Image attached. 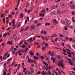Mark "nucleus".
<instances>
[{"label": "nucleus", "mask_w": 75, "mask_h": 75, "mask_svg": "<svg viewBox=\"0 0 75 75\" xmlns=\"http://www.w3.org/2000/svg\"><path fill=\"white\" fill-rule=\"evenodd\" d=\"M69 5L70 7V8H72L73 9H75V5H74V3L73 2L70 1L69 2Z\"/></svg>", "instance_id": "f257e3e1"}, {"label": "nucleus", "mask_w": 75, "mask_h": 75, "mask_svg": "<svg viewBox=\"0 0 75 75\" xmlns=\"http://www.w3.org/2000/svg\"><path fill=\"white\" fill-rule=\"evenodd\" d=\"M66 22L67 23V27H68L69 25L71 24V22L69 21L68 20V19L66 18H65Z\"/></svg>", "instance_id": "f03ea898"}, {"label": "nucleus", "mask_w": 75, "mask_h": 75, "mask_svg": "<svg viewBox=\"0 0 75 75\" xmlns=\"http://www.w3.org/2000/svg\"><path fill=\"white\" fill-rule=\"evenodd\" d=\"M56 14V11H52L50 12V15L51 16H54Z\"/></svg>", "instance_id": "7ed1b4c3"}, {"label": "nucleus", "mask_w": 75, "mask_h": 75, "mask_svg": "<svg viewBox=\"0 0 75 75\" xmlns=\"http://www.w3.org/2000/svg\"><path fill=\"white\" fill-rule=\"evenodd\" d=\"M41 38H42V40H46L47 41H48V40L47 38V36H45V37L42 36L41 37Z\"/></svg>", "instance_id": "20e7f679"}, {"label": "nucleus", "mask_w": 75, "mask_h": 75, "mask_svg": "<svg viewBox=\"0 0 75 75\" xmlns=\"http://www.w3.org/2000/svg\"><path fill=\"white\" fill-rule=\"evenodd\" d=\"M35 26L32 25L30 27V28L31 30H34L35 29Z\"/></svg>", "instance_id": "39448f33"}, {"label": "nucleus", "mask_w": 75, "mask_h": 75, "mask_svg": "<svg viewBox=\"0 0 75 75\" xmlns=\"http://www.w3.org/2000/svg\"><path fill=\"white\" fill-rule=\"evenodd\" d=\"M57 65L59 66H61V67H64V65H65V64H61L60 63H58Z\"/></svg>", "instance_id": "423d86ee"}, {"label": "nucleus", "mask_w": 75, "mask_h": 75, "mask_svg": "<svg viewBox=\"0 0 75 75\" xmlns=\"http://www.w3.org/2000/svg\"><path fill=\"white\" fill-rule=\"evenodd\" d=\"M20 18H22L24 17V14L23 13H21L19 16Z\"/></svg>", "instance_id": "0eeeda50"}, {"label": "nucleus", "mask_w": 75, "mask_h": 75, "mask_svg": "<svg viewBox=\"0 0 75 75\" xmlns=\"http://www.w3.org/2000/svg\"><path fill=\"white\" fill-rule=\"evenodd\" d=\"M32 39H33V38H30L28 40H27V41L28 42H32L33 41V40H32Z\"/></svg>", "instance_id": "6e6552de"}, {"label": "nucleus", "mask_w": 75, "mask_h": 75, "mask_svg": "<svg viewBox=\"0 0 75 75\" xmlns=\"http://www.w3.org/2000/svg\"><path fill=\"white\" fill-rule=\"evenodd\" d=\"M7 35V33H4L3 34V37H6Z\"/></svg>", "instance_id": "1a4fd4ad"}, {"label": "nucleus", "mask_w": 75, "mask_h": 75, "mask_svg": "<svg viewBox=\"0 0 75 75\" xmlns=\"http://www.w3.org/2000/svg\"><path fill=\"white\" fill-rule=\"evenodd\" d=\"M12 41L11 40V41H9L7 42V44L9 45H10V44H11V45H12Z\"/></svg>", "instance_id": "9d476101"}, {"label": "nucleus", "mask_w": 75, "mask_h": 75, "mask_svg": "<svg viewBox=\"0 0 75 75\" xmlns=\"http://www.w3.org/2000/svg\"><path fill=\"white\" fill-rule=\"evenodd\" d=\"M61 23L63 24H65V22L62 20L61 21Z\"/></svg>", "instance_id": "9b49d317"}, {"label": "nucleus", "mask_w": 75, "mask_h": 75, "mask_svg": "<svg viewBox=\"0 0 75 75\" xmlns=\"http://www.w3.org/2000/svg\"><path fill=\"white\" fill-rule=\"evenodd\" d=\"M46 26H47V25H50V23H48V22H46L45 24Z\"/></svg>", "instance_id": "f8f14e48"}, {"label": "nucleus", "mask_w": 75, "mask_h": 75, "mask_svg": "<svg viewBox=\"0 0 75 75\" xmlns=\"http://www.w3.org/2000/svg\"><path fill=\"white\" fill-rule=\"evenodd\" d=\"M33 58L35 60L37 59H39V58H38V57H36L34 56H33Z\"/></svg>", "instance_id": "ddd939ff"}, {"label": "nucleus", "mask_w": 75, "mask_h": 75, "mask_svg": "<svg viewBox=\"0 0 75 75\" xmlns=\"http://www.w3.org/2000/svg\"><path fill=\"white\" fill-rule=\"evenodd\" d=\"M56 7H58V6H57V5H56L52 7V8L53 9H54V8H56Z\"/></svg>", "instance_id": "4468645a"}, {"label": "nucleus", "mask_w": 75, "mask_h": 75, "mask_svg": "<svg viewBox=\"0 0 75 75\" xmlns=\"http://www.w3.org/2000/svg\"><path fill=\"white\" fill-rule=\"evenodd\" d=\"M43 64H45V65H46V66H47V67H48V64L45 62H44Z\"/></svg>", "instance_id": "2eb2a0df"}, {"label": "nucleus", "mask_w": 75, "mask_h": 75, "mask_svg": "<svg viewBox=\"0 0 75 75\" xmlns=\"http://www.w3.org/2000/svg\"><path fill=\"white\" fill-rule=\"evenodd\" d=\"M45 13V9H43L42 10V13Z\"/></svg>", "instance_id": "dca6fc26"}, {"label": "nucleus", "mask_w": 75, "mask_h": 75, "mask_svg": "<svg viewBox=\"0 0 75 75\" xmlns=\"http://www.w3.org/2000/svg\"><path fill=\"white\" fill-rule=\"evenodd\" d=\"M34 44H35V45H39L40 43L38 42H35L34 43Z\"/></svg>", "instance_id": "f3484780"}, {"label": "nucleus", "mask_w": 75, "mask_h": 75, "mask_svg": "<svg viewBox=\"0 0 75 75\" xmlns=\"http://www.w3.org/2000/svg\"><path fill=\"white\" fill-rule=\"evenodd\" d=\"M59 62H60V64H63V62H64V60H62L61 61Z\"/></svg>", "instance_id": "a211bd4d"}, {"label": "nucleus", "mask_w": 75, "mask_h": 75, "mask_svg": "<svg viewBox=\"0 0 75 75\" xmlns=\"http://www.w3.org/2000/svg\"><path fill=\"white\" fill-rule=\"evenodd\" d=\"M52 37H57V35L55 34H53L52 35Z\"/></svg>", "instance_id": "6ab92c4d"}, {"label": "nucleus", "mask_w": 75, "mask_h": 75, "mask_svg": "<svg viewBox=\"0 0 75 75\" xmlns=\"http://www.w3.org/2000/svg\"><path fill=\"white\" fill-rule=\"evenodd\" d=\"M53 21L54 23H58V22L57 21V20L56 19H54Z\"/></svg>", "instance_id": "aec40b11"}, {"label": "nucleus", "mask_w": 75, "mask_h": 75, "mask_svg": "<svg viewBox=\"0 0 75 75\" xmlns=\"http://www.w3.org/2000/svg\"><path fill=\"white\" fill-rule=\"evenodd\" d=\"M68 54V56L69 57H71V53H69V52H67Z\"/></svg>", "instance_id": "412c9836"}, {"label": "nucleus", "mask_w": 75, "mask_h": 75, "mask_svg": "<svg viewBox=\"0 0 75 75\" xmlns=\"http://www.w3.org/2000/svg\"><path fill=\"white\" fill-rule=\"evenodd\" d=\"M18 54H19V56H21V55H22V54H23V53L19 52H18Z\"/></svg>", "instance_id": "4be33fe9"}, {"label": "nucleus", "mask_w": 75, "mask_h": 75, "mask_svg": "<svg viewBox=\"0 0 75 75\" xmlns=\"http://www.w3.org/2000/svg\"><path fill=\"white\" fill-rule=\"evenodd\" d=\"M23 42V41H21V42L18 44V46L20 45H21Z\"/></svg>", "instance_id": "5701e85b"}, {"label": "nucleus", "mask_w": 75, "mask_h": 75, "mask_svg": "<svg viewBox=\"0 0 75 75\" xmlns=\"http://www.w3.org/2000/svg\"><path fill=\"white\" fill-rule=\"evenodd\" d=\"M46 48V47L45 46H43L42 48V50H45Z\"/></svg>", "instance_id": "b1692460"}, {"label": "nucleus", "mask_w": 75, "mask_h": 75, "mask_svg": "<svg viewBox=\"0 0 75 75\" xmlns=\"http://www.w3.org/2000/svg\"><path fill=\"white\" fill-rule=\"evenodd\" d=\"M23 71L24 72L25 71L27 70V69L25 68H23Z\"/></svg>", "instance_id": "393cba45"}, {"label": "nucleus", "mask_w": 75, "mask_h": 75, "mask_svg": "<svg viewBox=\"0 0 75 75\" xmlns=\"http://www.w3.org/2000/svg\"><path fill=\"white\" fill-rule=\"evenodd\" d=\"M3 75H7V74L6 73V71H3Z\"/></svg>", "instance_id": "a878e982"}, {"label": "nucleus", "mask_w": 75, "mask_h": 75, "mask_svg": "<svg viewBox=\"0 0 75 75\" xmlns=\"http://www.w3.org/2000/svg\"><path fill=\"white\" fill-rule=\"evenodd\" d=\"M18 52L21 53L23 52V50H19L18 51Z\"/></svg>", "instance_id": "bb28decb"}, {"label": "nucleus", "mask_w": 75, "mask_h": 75, "mask_svg": "<svg viewBox=\"0 0 75 75\" xmlns=\"http://www.w3.org/2000/svg\"><path fill=\"white\" fill-rule=\"evenodd\" d=\"M27 35H28V34H27V33H24V37H26L25 36Z\"/></svg>", "instance_id": "cd10ccee"}, {"label": "nucleus", "mask_w": 75, "mask_h": 75, "mask_svg": "<svg viewBox=\"0 0 75 75\" xmlns=\"http://www.w3.org/2000/svg\"><path fill=\"white\" fill-rule=\"evenodd\" d=\"M4 15H5V14H2L1 15V17H4Z\"/></svg>", "instance_id": "c85d7f7f"}, {"label": "nucleus", "mask_w": 75, "mask_h": 75, "mask_svg": "<svg viewBox=\"0 0 75 75\" xmlns=\"http://www.w3.org/2000/svg\"><path fill=\"white\" fill-rule=\"evenodd\" d=\"M43 3H44V4H46V3H47V1L45 0L44 1H43Z\"/></svg>", "instance_id": "c756f323"}, {"label": "nucleus", "mask_w": 75, "mask_h": 75, "mask_svg": "<svg viewBox=\"0 0 75 75\" xmlns=\"http://www.w3.org/2000/svg\"><path fill=\"white\" fill-rule=\"evenodd\" d=\"M67 25L66 26V27H64V29H65V30H68V28H66V27H67Z\"/></svg>", "instance_id": "7c9ffc66"}, {"label": "nucleus", "mask_w": 75, "mask_h": 75, "mask_svg": "<svg viewBox=\"0 0 75 75\" xmlns=\"http://www.w3.org/2000/svg\"><path fill=\"white\" fill-rule=\"evenodd\" d=\"M35 37L40 38V36L39 35H35Z\"/></svg>", "instance_id": "2f4dec72"}, {"label": "nucleus", "mask_w": 75, "mask_h": 75, "mask_svg": "<svg viewBox=\"0 0 75 75\" xmlns=\"http://www.w3.org/2000/svg\"><path fill=\"white\" fill-rule=\"evenodd\" d=\"M28 50V49L27 47H26V50H25V54H26V51H27Z\"/></svg>", "instance_id": "473e14b6"}, {"label": "nucleus", "mask_w": 75, "mask_h": 75, "mask_svg": "<svg viewBox=\"0 0 75 75\" xmlns=\"http://www.w3.org/2000/svg\"><path fill=\"white\" fill-rule=\"evenodd\" d=\"M67 47H68V48H71V46L69 45H67Z\"/></svg>", "instance_id": "72a5a7b5"}, {"label": "nucleus", "mask_w": 75, "mask_h": 75, "mask_svg": "<svg viewBox=\"0 0 75 75\" xmlns=\"http://www.w3.org/2000/svg\"><path fill=\"white\" fill-rule=\"evenodd\" d=\"M8 17H10V18H12V15H10V14L8 15Z\"/></svg>", "instance_id": "f704fd0d"}, {"label": "nucleus", "mask_w": 75, "mask_h": 75, "mask_svg": "<svg viewBox=\"0 0 75 75\" xmlns=\"http://www.w3.org/2000/svg\"><path fill=\"white\" fill-rule=\"evenodd\" d=\"M15 64V62H13L12 63V64L11 65L12 67H13V65H14Z\"/></svg>", "instance_id": "c9c22d12"}, {"label": "nucleus", "mask_w": 75, "mask_h": 75, "mask_svg": "<svg viewBox=\"0 0 75 75\" xmlns=\"http://www.w3.org/2000/svg\"><path fill=\"white\" fill-rule=\"evenodd\" d=\"M8 52H6L5 54V57L7 56V55L8 54Z\"/></svg>", "instance_id": "e433bc0d"}, {"label": "nucleus", "mask_w": 75, "mask_h": 75, "mask_svg": "<svg viewBox=\"0 0 75 75\" xmlns=\"http://www.w3.org/2000/svg\"><path fill=\"white\" fill-rule=\"evenodd\" d=\"M34 23L35 24H37V23H38V21L37 20H35V21Z\"/></svg>", "instance_id": "4c0bfd02"}, {"label": "nucleus", "mask_w": 75, "mask_h": 75, "mask_svg": "<svg viewBox=\"0 0 75 75\" xmlns=\"http://www.w3.org/2000/svg\"><path fill=\"white\" fill-rule=\"evenodd\" d=\"M45 58L46 60H49V59H48V57H47V56H45Z\"/></svg>", "instance_id": "58836bf2"}, {"label": "nucleus", "mask_w": 75, "mask_h": 75, "mask_svg": "<svg viewBox=\"0 0 75 75\" xmlns=\"http://www.w3.org/2000/svg\"><path fill=\"white\" fill-rule=\"evenodd\" d=\"M22 48H25V45H23Z\"/></svg>", "instance_id": "ea45409f"}, {"label": "nucleus", "mask_w": 75, "mask_h": 75, "mask_svg": "<svg viewBox=\"0 0 75 75\" xmlns=\"http://www.w3.org/2000/svg\"><path fill=\"white\" fill-rule=\"evenodd\" d=\"M33 52L31 51V52L30 53L31 55H34V53H33Z\"/></svg>", "instance_id": "a19ab883"}, {"label": "nucleus", "mask_w": 75, "mask_h": 75, "mask_svg": "<svg viewBox=\"0 0 75 75\" xmlns=\"http://www.w3.org/2000/svg\"><path fill=\"white\" fill-rule=\"evenodd\" d=\"M10 27H9L7 29H6V30L7 31H8V30H10Z\"/></svg>", "instance_id": "79ce46f5"}, {"label": "nucleus", "mask_w": 75, "mask_h": 75, "mask_svg": "<svg viewBox=\"0 0 75 75\" xmlns=\"http://www.w3.org/2000/svg\"><path fill=\"white\" fill-rule=\"evenodd\" d=\"M15 41H18L19 40V39L18 38H17L16 39H15Z\"/></svg>", "instance_id": "37998d69"}, {"label": "nucleus", "mask_w": 75, "mask_h": 75, "mask_svg": "<svg viewBox=\"0 0 75 75\" xmlns=\"http://www.w3.org/2000/svg\"><path fill=\"white\" fill-rule=\"evenodd\" d=\"M58 72H59V75H62V74H61V71H58Z\"/></svg>", "instance_id": "c03bdc74"}, {"label": "nucleus", "mask_w": 75, "mask_h": 75, "mask_svg": "<svg viewBox=\"0 0 75 75\" xmlns=\"http://www.w3.org/2000/svg\"><path fill=\"white\" fill-rule=\"evenodd\" d=\"M15 37H16V35H13V37H12V39L13 40L15 38Z\"/></svg>", "instance_id": "a18cd8bd"}, {"label": "nucleus", "mask_w": 75, "mask_h": 75, "mask_svg": "<svg viewBox=\"0 0 75 75\" xmlns=\"http://www.w3.org/2000/svg\"><path fill=\"white\" fill-rule=\"evenodd\" d=\"M11 59H12V58H10V59H8V62L9 61H10L11 60Z\"/></svg>", "instance_id": "49530a36"}, {"label": "nucleus", "mask_w": 75, "mask_h": 75, "mask_svg": "<svg viewBox=\"0 0 75 75\" xmlns=\"http://www.w3.org/2000/svg\"><path fill=\"white\" fill-rule=\"evenodd\" d=\"M28 61L29 62H31V60L29 58H28Z\"/></svg>", "instance_id": "de8ad7c7"}, {"label": "nucleus", "mask_w": 75, "mask_h": 75, "mask_svg": "<svg viewBox=\"0 0 75 75\" xmlns=\"http://www.w3.org/2000/svg\"><path fill=\"white\" fill-rule=\"evenodd\" d=\"M30 62H31V63H33V62H34V60L31 59L30 60Z\"/></svg>", "instance_id": "09e8293b"}, {"label": "nucleus", "mask_w": 75, "mask_h": 75, "mask_svg": "<svg viewBox=\"0 0 75 75\" xmlns=\"http://www.w3.org/2000/svg\"><path fill=\"white\" fill-rule=\"evenodd\" d=\"M3 21H4V23H5V18H3Z\"/></svg>", "instance_id": "8fccbe9b"}, {"label": "nucleus", "mask_w": 75, "mask_h": 75, "mask_svg": "<svg viewBox=\"0 0 75 75\" xmlns=\"http://www.w3.org/2000/svg\"><path fill=\"white\" fill-rule=\"evenodd\" d=\"M41 23H38L37 24V26H38L39 25H41Z\"/></svg>", "instance_id": "3c124183"}, {"label": "nucleus", "mask_w": 75, "mask_h": 75, "mask_svg": "<svg viewBox=\"0 0 75 75\" xmlns=\"http://www.w3.org/2000/svg\"><path fill=\"white\" fill-rule=\"evenodd\" d=\"M43 33H44V34L45 35H46L47 34V32L45 31H44Z\"/></svg>", "instance_id": "603ef678"}, {"label": "nucleus", "mask_w": 75, "mask_h": 75, "mask_svg": "<svg viewBox=\"0 0 75 75\" xmlns=\"http://www.w3.org/2000/svg\"><path fill=\"white\" fill-rule=\"evenodd\" d=\"M47 73L49 75H51V72H47Z\"/></svg>", "instance_id": "864d4df0"}, {"label": "nucleus", "mask_w": 75, "mask_h": 75, "mask_svg": "<svg viewBox=\"0 0 75 75\" xmlns=\"http://www.w3.org/2000/svg\"><path fill=\"white\" fill-rule=\"evenodd\" d=\"M30 69L32 73H34V70H32V68H31Z\"/></svg>", "instance_id": "5fc2aeb1"}, {"label": "nucleus", "mask_w": 75, "mask_h": 75, "mask_svg": "<svg viewBox=\"0 0 75 75\" xmlns=\"http://www.w3.org/2000/svg\"><path fill=\"white\" fill-rule=\"evenodd\" d=\"M72 40V38H70L69 40V41H71Z\"/></svg>", "instance_id": "6e6d98bb"}, {"label": "nucleus", "mask_w": 75, "mask_h": 75, "mask_svg": "<svg viewBox=\"0 0 75 75\" xmlns=\"http://www.w3.org/2000/svg\"><path fill=\"white\" fill-rule=\"evenodd\" d=\"M18 69H19V68H20V64H18Z\"/></svg>", "instance_id": "4d7b16f0"}, {"label": "nucleus", "mask_w": 75, "mask_h": 75, "mask_svg": "<svg viewBox=\"0 0 75 75\" xmlns=\"http://www.w3.org/2000/svg\"><path fill=\"white\" fill-rule=\"evenodd\" d=\"M6 22L7 24H8V22H9L8 21V20H6Z\"/></svg>", "instance_id": "13d9d810"}, {"label": "nucleus", "mask_w": 75, "mask_h": 75, "mask_svg": "<svg viewBox=\"0 0 75 75\" xmlns=\"http://www.w3.org/2000/svg\"><path fill=\"white\" fill-rule=\"evenodd\" d=\"M66 38L67 40H69V38H68V37H66Z\"/></svg>", "instance_id": "bf43d9fd"}, {"label": "nucleus", "mask_w": 75, "mask_h": 75, "mask_svg": "<svg viewBox=\"0 0 75 75\" xmlns=\"http://www.w3.org/2000/svg\"><path fill=\"white\" fill-rule=\"evenodd\" d=\"M45 69L47 71V70H48V67H46V68Z\"/></svg>", "instance_id": "052dcab7"}, {"label": "nucleus", "mask_w": 75, "mask_h": 75, "mask_svg": "<svg viewBox=\"0 0 75 75\" xmlns=\"http://www.w3.org/2000/svg\"><path fill=\"white\" fill-rule=\"evenodd\" d=\"M35 37H35V36L33 38V40H35Z\"/></svg>", "instance_id": "680f3d73"}, {"label": "nucleus", "mask_w": 75, "mask_h": 75, "mask_svg": "<svg viewBox=\"0 0 75 75\" xmlns=\"http://www.w3.org/2000/svg\"><path fill=\"white\" fill-rule=\"evenodd\" d=\"M72 15H75V13L74 12H72Z\"/></svg>", "instance_id": "e2e57ef3"}, {"label": "nucleus", "mask_w": 75, "mask_h": 75, "mask_svg": "<svg viewBox=\"0 0 75 75\" xmlns=\"http://www.w3.org/2000/svg\"><path fill=\"white\" fill-rule=\"evenodd\" d=\"M13 50L14 51H17L18 49H16V48H14Z\"/></svg>", "instance_id": "0e129e2a"}, {"label": "nucleus", "mask_w": 75, "mask_h": 75, "mask_svg": "<svg viewBox=\"0 0 75 75\" xmlns=\"http://www.w3.org/2000/svg\"><path fill=\"white\" fill-rule=\"evenodd\" d=\"M53 62L54 63V62H55V59H54L53 60Z\"/></svg>", "instance_id": "69168bd1"}, {"label": "nucleus", "mask_w": 75, "mask_h": 75, "mask_svg": "<svg viewBox=\"0 0 75 75\" xmlns=\"http://www.w3.org/2000/svg\"><path fill=\"white\" fill-rule=\"evenodd\" d=\"M27 19L28 20V21H29V17H27Z\"/></svg>", "instance_id": "338daca9"}, {"label": "nucleus", "mask_w": 75, "mask_h": 75, "mask_svg": "<svg viewBox=\"0 0 75 75\" xmlns=\"http://www.w3.org/2000/svg\"><path fill=\"white\" fill-rule=\"evenodd\" d=\"M10 56V55L9 54H8L7 55V58H8V57H9Z\"/></svg>", "instance_id": "774afa93"}]
</instances>
